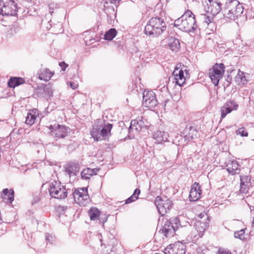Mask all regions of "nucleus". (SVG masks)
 I'll list each match as a JSON object with an SVG mask.
<instances>
[{"mask_svg":"<svg viewBox=\"0 0 254 254\" xmlns=\"http://www.w3.org/2000/svg\"><path fill=\"white\" fill-rule=\"evenodd\" d=\"M62 208L63 209V210H64L65 209H66L67 208V206H62Z\"/></svg>","mask_w":254,"mask_h":254,"instance_id":"8fccbe9b","label":"nucleus"},{"mask_svg":"<svg viewBox=\"0 0 254 254\" xmlns=\"http://www.w3.org/2000/svg\"><path fill=\"white\" fill-rule=\"evenodd\" d=\"M244 6L238 0H229L225 4L223 15L228 19L235 20L242 16H244Z\"/></svg>","mask_w":254,"mask_h":254,"instance_id":"20e7f679","label":"nucleus"},{"mask_svg":"<svg viewBox=\"0 0 254 254\" xmlns=\"http://www.w3.org/2000/svg\"><path fill=\"white\" fill-rule=\"evenodd\" d=\"M17 3L14 0H0V23L4 26L11 22L12 16L17 15Z\"/></svg>","mask_w":254,"mask_h":254,"instance_id":"f257e3e1","label":"nucleus"},{"mask_svg":"<svg viewBox=\"0 0 254 254\" xmlns=\"http://www.w3.org/2000/svg\"><path fill=\"white\" fill-rule=\"evenodd\" d=\"M169 135L167 132L158 130L153 134V138L158 143L168 140Z\"/></svg>","mask_w":254,"mask_h":254,"instance_id":"b1692460","label":"nucleus"},{"mask_svg":"<svg viewBox=\"0 0 254 254\" xmlns=\"http://www.w3.org/2000/svg\"><path fill=\"white\" fill-rule=\"evenodd\" d=\"M225 164L229 174L234 175L239 173L240 165L237 161L229 160Z\"/></svg>","mask_w":254,"mask_h":254,"instance_id":"f3484780","label":"nucleus"},{"mask_svg":"<svg viewBox=\"0 0 254 254\" xmlns=\"http://www.w3.org/2000/svg\"><path fill=\"white\" fill-rule=\"evenodd\" d=\"M198 218H199V220H206L207 219H209L207 214L205 212H203L199 214L198 215Z\"/></svg>","mask_w":254,"mask_h":254,"instance_id":"a19ab883","label":"nucleus"},{"mask_svg":"<svg viewBox=\"0 0 254 254\" xmlns=\"http://www.w3.org/2000/svg\"><path fill=\"white\" fill-rule=\"evenodd\" d=\"M174 76V79L176 84L179 86H183L185 83V78L184 77V71L182 69H179L176 68L173 72Z\"/></svg>","mask_w":254,"mask_h":254,"instance_id":"aec40b11","label":"nucleus"},{"mask_svg":"<svg viewBox=\"0 0 254 254\" xmlns=\"http://www.w3.org/2000/svg\"><path fill=\"white\" fill-rule=\"evenodd\" d=\"M226 80H227V82L228 83V85H228L231 82L232 78L230 77V76H228L227 79Z\"/></svg>","mask_w":254,"mask_h":254,"instance_id":"09e8293b","label":"nucleus"},{"mask_svg":"<svg viewBox=\"0 0 254 254\" xmlns=\"http://www.w3.org/2000/svg\"><path fill=\"white\" fill-rule=\"evenodd\" d=\"M50 133L54 137L60 138L65 137L68 132V128L64 126L57 125L50 126Z\"/></svg>","mask_w":254,"mask_h":254,"instance_id":"ddd939ff","label":"nucleus"},{"mask_svg":"<svg viewBox=\"0 0 254 254\" xmlns=\"http://www.w3.org/2000/svg\"><path fill=\"white\" fill-rule=\"evenodd\" d=\"M183 226L180 224V219L177 218H173L167 221L162 229V232L166 238L173 236L177 230L182 228Z\"/></svg>","mask_w":254,"mask_h":254,"instance_id":"0eeeda50","label":"nucleus"},{"mask_svg":"<svg viewBox=\"0 0 254 254\" xmlns=\"http://www.w3.org/2000/svg\"><path fill=\"white\" fill-rule=\"evenodd\" d=\"M40 200V197L39 194H35L33 196V199L32 201V204L33 205L39 202Z\"/></svg>","mask_w":254,"mask_h":254,"instance_id":"79ce46f5","label":"nucleus"},{"mask_svg":"<svg viewBox=\"0 0 254 254\" xmlns=\"http://www.w3.org/2000/svg\"><path fill=\"white\" fill-rule=\"evenodd\" d=\"M251 186L250 185L240 184V192L242 194L249 195V189Z\"/></svg>","mask_w":254,"mask_h":254,"instance_id":"c9c22d12","label":"nucleus"},{"mask_svg":"<svg viewBox=\"0 0 254 254\" xmlns=\"http://www.w3.org/2000/svg\"><path fill=\"white\" fill-rule=\"evenodd\" d=\"M39 97H51L53 96V89L50 83L43 84L37 87L36 89Z\"/></svg>","mask_w":254,"mask_h":254,"instance_id":"4468645a","label":"nucleus"},{"mask_svg":"<svg viewBox=\"0 0 254 254\" xmlns=\"http://www.w3.org/2000/svg\"><path fill=\"white\" fill-rule=\"evenodd\" d=\"M53 12V11H50V13L52 14Z\"/></svg>","mask_w":254,"mask_h":254,"instance_id":"5fc2aeb1","label":"nucleus"},{"mask_svg":"<svg viewBox=\"0 0 254 254\" xmlns=\"http://www.w3.org/2000/svg\"><path fill=\"white\" fill-rule=\"evenodd\" d=\"M235 81L238 84H246L247 82V79L244 72L239 70L235 77Z\"/></svg>","mask_w":254,"mask_h":254,"instance_id":"7c9ffc66","label":"nucleus"},{"mask_svg":"<svg viewBox=\"0 0 254 254\" xmlns=\"http://www.w3.org/2000/svg\"><path fill=\"white\" fill-rule=\"evenodd\" d=\"M168 100L165 101V102L164 103V106L165 107L166 105V103H167Z\"/></svg>","mask_w":254,"mask_h":254,"instance_id":"603ef678","label":"nucleus"},{"mask_svg":"<svg viewBox=\"0 0 254 254\" xmlns=\"http://www.w3.org/2000/svg\"><path fill=\"white\" fill-rule=\"evenodd\" d=\"M252 227H254V217L253 218V220L252 221Z\"/></svg>","mask_w":254,"mask_h":254,"instance_id":"3c124183","label":"nucleus"},{"mask_svg":"<svg viewBox=\"0 0 254 254\" xmlns=\"http://www.w3.org/2000/svg\"><path fill=\"white\" fill-rule=\"evenodd\" d=\"M209 222V219L206 220H198L195 224L196 229L199 232H204L208 227Z\"/></svg>","mask_w":254,"mask_h":254,"instance_id":"cd10ccee","label":"nucleus"},{"mask_svg":"<svg viewBox=\"0 0 254 254\" xmlns=\"http://www.w3.org/2000/svg\"><path fill=\"white\" fill-rule=\"evenodd\" d=\"M107 218H105V220H104V221L102 222V223H103V224H104V223H105L106 221H107Z\"/></svg>","mask_w":254,"mask_h":254,"instance_id":"864d4df0","label":"nucleus"},{"mask_svg":"<svg viewBox=\"0 0 254 254\" xmlns=\"http://www.w3.org/2000/svg\"><path fill=\"white\" fill-rule=\"evenodd\" d=\"M236 134L237 135H240L242 137H246L248 136V132L244 127H240L236 130Z\"/></svg>","mask_w":254,"mask_h":254,"instance_id":"e433bc0d","label":"nucleus"},{"mask_svg":"<svg viewBox=\"0 0 254 254\" xmlns=\"http://www.w3.org/2000/svg\"><path fill=\"white\" fill-rule=\"evenodd\" d=\"M144 126V123L141 118L137 119L131 121L130 125L128 128L129 133H130L131 130L134 129L136 131L141 129Z\"/></svg>","mask_w":254,"mask_h":254,"instance_id":"4be33fe9","label":"nucleus"},{"mask_svg":"<svg viewBox=\"0 0 254 254\" xmlns=\"http://www.w3.org/2000/svg\"><path fill=\"white\" fill-rule=\"evenodd\" d=\"M49 191L52 197L58 199H64L67 196V190L65 187L62 185L59 182H51L50 184Z\"/></svg>","mask_w":254,"mask_h":254,"instance_id":"423d86ee","label":"nucleus"},{"mask_svg":"<svg viewBox=\"0 0 254 254\" xmlns=\"http://www.w3.org/2000/svg\"><path fill=\"white\" fill-rule=\"evenodd\" d=\"M70 87L73 89H75L78 86V84L76 82H69Z\"/></svg>","mask_w":254,"mask_h":254,"instance_id":"a18cd8bd","label":"nucleus"},{"mask_svg":"<svg viewBox=\"0 0 254 254\" xmlns=\"http://www.w3.org/2000/svg\"><path fill=\"white\" fill-rule=\"evenodd\" d=\"M174 25L180 30L187 33L194 32L197 28L195 16L189 10L175 20Z\"/></svg>","mask_w":254,"mask_h":254,"instance_id":"f03ea898","label":"nucleus"},{"mask_svg":"<svg viewBox=\"0 0 254 254\" xmlns=\"http://www.w3.org/2000/svg\"><path fill=\"white\" fill-rule=\"evenodd\" d=\"M117 31L114 28L110 29L104 35V39L106 40L111 41L117 35Z\"/></svg>","mask_w":254,"mask_h":254,"instance_id":"2f4dec72","label":"nucleus"},{"mask_svg":"<svg viewBox=\"0 0 254 254\" xmlns=\"http://www.w3.org/2000/svg\"><path fill=\"white\" fill-rule=\"evenodd\" d=\"M238 107V105L235 101L230 100L227 101L224 106L221 107V118L222 119L224 118L227 114L230 113L233 110H236Z\"/></svg>","mask_w":254,"mask_h":254,"instance_id":"2eb2a0df","label":"nucleus"},{"mask_svg":"<svg viewBox=\"0 0 254 254\" xmlns=\"http://www.w3.org/2000/svg\"><path fill=\"white\" fill-rule=\"evenodd\" d=\"M240 184L250 185L251 183V177L248 175H241L240 176Z\"/></svg>","mask_w":254,"mask_h":254,"instance_id":"f704fd0d","label":"nucleus"},{"mask_svg":"<svg viewBox=\"0 0 254 254\" xmlns=\"http://www.w3.org/2000/svg\"><path fill=\"white\" fill-rule=\"evenodd\" d=\"M59 65L61 67L63 71H65L68 65L64 62H62L59 63Z\"/></svg>","mask_w":254,"mask_h":254,"instance_id":"c03bdc74","label":"nucleus"},{"mask_svg":"<svg viewBox=\"0 0 254 254\" xmlns=\"http://www.w3.org/2000/svg\"><path fill=\"white\" fill-rule=\"evenodd\" d=\"M140 193V190L137 188L136 189L131 196L128 197L126 200L125 204L131 203L138 198V195Z\"/></svg>","mask_w":254,"mask_h":254,"instance_id":"473e14b6","label":"nucleus"},{"mask_svg":"<svg viewBox=\"0 0 254 254\" xmlns=\"http://www.w3.org/2000/svg\"><path fill=\"white\" fill-rule=\"evenodd\" d=\"M79 171V165L77 163H69L65 168V172L67 173L69 177L76 176Z\"/></svg>","mask_w":254,"mask_h":254,"instance_id":"412c9836","label":"nucleus"},{"mask_svg":"<svg viewBox=\"0 0 254 254\" xmlns=\"http://www.w3.org/2000/svg\"><path fill=\"white\" fill-rule=\"evenodd\" d=\"M208 11L213 15H217L221 10V3L215 0H208Z\"/></svg>","mask_w":254,"mask_h":254,"instance_id":"a211bd4d","label":"nucleus"},{"mask_svg":"<svg viewBox=\"0 0 254 254\" xmlns=\"http://www.w3.org/2000/svg\"><path fill=\"white\" fill-rule=\"evenodd\" d=\"M112 127V124L106 123L103 119H98L93 126L91 135L96 141L106 140L111 136Z\"/></svg>","mask_w":254,"mask_h":254,"instance_id":"7ed1b4c3","label":"nucleus"},{"mask_svg":"<svg viewBox=\"0 0 254 254\" xmlns=\"http://www.w3.org/2000/svg\"><path fill=\"white\" fill-rule=\"evenodd\" d=\"M88 214L91 220L99 219L100 211L96 207H91L88 211Z\"/></svg>","mask_w":254,"mask_h":254,"instance_id":"c756f323","label":"nucleus"},{"mask_svg":"<svg viewBox=\"0 0 254 254\" xmlns=\"http://www.w3.org/2000/svg\"><path fill=\"white\" fill-rule=\"evenodd\" d=\"M99 170L98 168L90 169L87 168L81 172V176L82 179L88 180L93 175H96L97 172Z\"/></svg>","mask_w":254,"mask_h":254,"instance_id":"393cba45","label":"nucleus"},{"mask_svg":"<svg viewBox=\"0 0 254 254\" xmlns=\"http://www.w3.org/2000/svg\"><path fill=\"white\" fill-rule=\"evenodd\" d=\"M184 133H186V136L188 139L190 138L192 139L195 137L197 136V130L196 128L192 126H187L184 130Z\"/></svg>","mask_w":254,"mask_h":254,"instance_id":"bb28decb","label":"nucleus"},{"mask_svg":"<svg viewBox=\"0 0 254 254\" xmlns=\"http://www.w3.org/2000/svg\"><path fill=\"white\" fill-rule=\"evenodd\" d=\"M7 229V223L0 222V235H2L6 232Z\"/></svg>","mask_w":254,"mask_h":254,"instance_id":"58836bf2","label":"nucleus"},{"mask_svg":"<svg viewBox=\"0 0 254 254\" xmlns=\"http://www.w3.org/2000/svg\"><path fill=\"white\" fill-rule=\"evenodd\" d=\"M14 193L13 189H5L2 190L0 197L3 202L11 203L14 200Z\"/></svg>","mask_w":254,"mask_h":254,"instance_id":"6ab92c4d","label":"nucleus"},{"mask_svg":"<svg viewBox=\"0 0 254 254\" xmlns=\"http://www.w3.org/2000/svg\"><path fill=\"white\" fill-rule=\"evenodd\" d=\"M212 19L213 18L211 16H209L208 15L204 16V22H206L207 24L211 23Z\"/></svg>","mask_w":254,"mask_h":254,"instance_id":"37998d69","label":"nucleus"},{"mask_svg":"<svg viewBox=\"0 0 254 254\" xmlns=\"http://www.w3.org/2000/svg\"><path fill=\"white\" fill-rule=\"evenodd\" d=\"M167 41L168 46L172 51L176 52L179 49L180 44L178 39L171 37Z\"/></svg>","mask_w":254,"mask_h":254,"instance_id":"a878e982","label":"nucleus"},{"mask_svg":"<svg viewBox=\"0 0 254 254\" xmlns=\"http://www.w3.org/2000/svg\"><path fill=\"white\" fill-rule=\"evenodd\" d=\"M163 253L164 254H185L186 246L179 241L169 245Z\"/></svg>","mask_w":254,"mask_h":254,"instance_id":"f8f14e48","label":"nucleus"},{"mask_svg":"<svg viewBox=\"0 0 254 254\" xmlns=\"http://www.w3.org/2000/svg\"><path fill=\"white\" fill-rule=\"evenodd\" d=\"M143 105L148 108H152L157 104L155 93L152 91H144L143 93Z\"/></svg>","mask_w":254,"mask_h":254,"instance_id":"9b49d317","label":"nucleus"},{"mask_svg":"<svg viewBox=\"0 0 254 254\" xmlns=\"http://www.w3.org/2000/svg\"><path fill=\"white\" fill-rule=\"evenodd\" d=\"M234 237L236 238H238L240 240H244L245 238V230L244 229H241L239 231H237L234 233Z\"/></svg>","mask_w":254,"mask_h":254,"instance_id":"4c0bfd02","label":"nucleus"},{"mask_svg":"<svg viewBox=\"0 0 254 254\" xmlns=\"http://www.w3.org/2000/svg\"><path fill=\"white\" fill-rule=\"evenodd\" d=\"M36 116L29 112L26 117L25 123L29 125H32L35 122Z\"/></svg>","mask_w":254,"mask_h":254,"instance_id":"72a5a7b5","label":"nucleus"},{"mask_svg":"<svg viewBox=\"0 0 254 254\" xmlns=\"http://www.w3.org/2000/svg\"><path fill=\"white\" fill-rule=\"evenodd\" d=\"M28 0L29 1H31V0Z\"/></svg>","mask_w":254,"mask_h":254,"instance_id":"6e6d98bb","label":"nucleus"},{"mask_svg":"<svg viewBox=\"0 0 254 254\" xmlns=\"http://www.w3.org/2000/svg\"><path fill=\"white\" fill-rule=\"evenodd\" d=\"M219 254H232L229 251H222L219 252Z\"/></svg>","mask_w":254,"mask_h":254,"instance_id":"49530a36","label":"nucleus"},{"mask_svg":"<svg viewBox=\"0 0 254 254\" xmlns=\"http://www.w3.org/2000/svg\"><path fill=\"white\" fill-rule=\"evenodd\" d=\"M53 74L54 73L47 68L41 69L38 73L39 78L46 81L49 80Z\"/></svg>","mask_w":254,"mask_h":254,"instance_id":"5701e85b","label":"nucleus"},{"mask_svg":"<svg viewBox=\"0 0 254 254\" xmlns=\"http://www.w3.org/2000/svg\"><path fill=\"white\" fill-rule=\"evenodd\" d=\"M225 70V66L223 64H216L211 69H209V77L214 84L217 86L219 80L222 78Z\"/></svg>","mask_w":254,"mask_h":254,"instance_id":"6e6552de","label":"nucleus"},{"mask_svg":"<svg viewBox=\"0 0 254 254\" xmlns=\"http://www.w3.org/2000/svg\"><path fill=\"white\" fill-rule=\"evenodd\" d=\"M201 190L200 186L198 183L195 182L192 186L190 191L189 198L191 201H195L200 198Z\"/></svg>","mask_w":254,"mask_h":254,"instance_id":"dca6fc26","label":"nucleus"},{"mask_svg":"<svg viewBox=\"0 0 254 254\" xmlns=\"http://www.w3.org/2000/svg\"><path fill=\"white\" fill-rule=\"evenodd\" d=\"M74 201L80 206H86L90 201L87 189L82 188L73 192Z\"/></svg>","mask_w":254,"mask_h":254,"instance_id":"9d476101","label":"nucleus"},{"mask_svg":"<svg viewBox=\"0 0 254 254\" xmlns=\"http://www.w3.org/2000/svg\"><path fill=\"white\" fill-rule=\"evenodd\" d=\"M159 214L162 216L167 213L172 208L173 203L172 201L166 197L162 198L157 196L154 201Z\"/></svg>","mask_w":254,"mask_h":254,"instance_id":"1a4fd4ad","label":"nucleus"},{"mask_svg":"<svg viewBox=\"0 0 254 254\" xmlns=\"http://www.w3.org/2000/svg\"><path fill=\"white\" fill-rule=\"evenodd\" d=\"M25 80L23 78L21 77H11L8 81V85L9 87L14 88L21 84L24 83Z\"/></svg>","mask_w":254,"mask_h":254,"instance_id":"c85d7f7f","label":"nucleus"},{"mask_svg":"<svg viewBox=\"0 0 254 254\" xmlns=\"http://www.w3.org/2000/svg\"><path fill=\"white\" fill-rule=\"evenodd\" d=\"M166 29V24L164 19L159 17L151 18L145 27L146 35L156 37L161 35Z\"/></svg>","mask_w":254,"mask_h":254,"instance_id":"39448f33","label":"nucleus"},{"mask_svg":"<svg viewBox=\"0 0 254 254\" xmlns=\"http://www.w3.org/2000/svg\"><path fill=\"white\" fill-rule=\"evenodd\" d=\"M121 0H110V2L111 3H114V4H116L117 3H119Z\"/></svg>","mask_w":254,"mask_h":254,"instance_id":"de8ad7c7","label":"nucleus"},{"mask_svg":"<svg viewBox=\"0 0 254 254\" xmlns=\"http://www.w3.org/2000/svg\"><path fill=\"white\" fill-rule=\"evenodd\" d=\"M155 254H158V253H155Z\"/></svg>","mask_w":254,"mask_h":254,"instance_id":"4d7b16f0","label":"nucleus"},{"mask_svg":"<svg viewBox=\"0 0 254 254\" xmlns=\"http://www.w3.org/2000/svg\"><path fill=\"white\" fill-rule=\"evenodd\" d=\"M45 239H46V241L48 243H50L51 244H53V243L55 242V240H56V238L55 236H54L49 233H46L45 234Z\"/></svg>","mask_w":254,"mask_h":254,"instance_id":"ea45409f","label":"nucleus"}]
</instances>
